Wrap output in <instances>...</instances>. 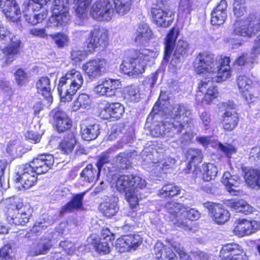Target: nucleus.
<instances>
[{"instance_id": "f257e3e1", "label": "nucleus", "mask_w": 260, "mask_h": 260, "mask_svg": "<svg viewBox=\"0 0 260 260\" xmlns=\"http://www.w3.org/2000/svg\"><path fill=\"white\" fill-rule=\"evenodd\" d=\"M152 112L165 118V121L158 122L152 128V136L173 138L178 144H185L192 140L193 135L187 129L192 125L191 112L186 106L182 104L171 106L166 101L164 104L157 102Z\"/></svg>"}, {"instance_id": "f03ea898", "label": "nucleus", "mask_w": 260, "mask_h": 260, "mask_svg": "<svg viewBox=\"0 0 260 260\" xmlns=\"http://www.w3.org/2000/svg\"><path fill=\"white\" fill-rule=\"evenodd\" d=\"M230 59L224 56L217 59L209 52L200 53L197 56L193 63V68L198 74L207 76L198 85V91L196 96L197 101L204 105L210 104L218 95L217 87L213 82H220L226 80L231 76L230 67Z\"/></svg>"}, {"instance_id": "7ed1b4c3", "label": "nucleus", "mask_w": 260, "mask_h": 260, "mask_svg": "<svg viewBox=\"0 0 260 260\" xmlns=\"http://www.w3.org/2000/svg\"><path fill=\"white\" fill-rule=\"evenodd\" d=\"M179 35L177 28H172L165 39V47L163 63L169 60L170 56L174 49L172 60L168 67L169 72L175 73L181 67V61L187 56L189 50V45L183 40H179L176 43V39Z\"/></svg>"}, {"instance_id": "20e7f679", "label": "nucleus", "mask_w": 260, "mask_h": 260, "mask_svg": "<svg viewBox=\"0 0 260 260\" xmlns=\"http://www.w3.org/2000/svg\"><path fill=\"white\" fill-rule=\"evenodd\" d=\"M115 180L117 190L121 192H125V197L132 207L138 204L141 198L139 194V189H143L146 185V181L140 176L119 175L113 178Z\"/></svg>"}, {"instance_id": "39448f33", "label": "nucleus", "mask_w": 260, "mask_h": 260, "mask_svg": "<svg viewBox=\"0 0 260 260\" xmlns=\"http://www.w3.org/2000/svg\"><path fill=\"white\" fill-rule=\"evenodd\" d=\"M157 142H151L150 144L145 147L142 152V157L144 165H148L156 176H158L172 166L175 163V159L170 156H166L159 161L157 158L162 153V149L158 146Z\"/></svg>"}, {"instance_id": "423d86ee", "label": "nucleus", "mask_w": 260, "mask_h": 260, "mask_svg": "<svg viewBox=\"0 0 260 260\" xmlns=\"http://www.w3.org/2000/svg\"><path fill=\"white\" fill-rule=\"evenodd\" d=\"M157 52L144 49L136 52L132 57L124 59L120 65L122 72L128 76H134L144 72L149 62H153L157 57Z\"/></svg>"}, {"instance_id": "0eeeda50", "label": "nucleus", "mask_w": 260, "mask_h": 260, "mask_svg": "<svg viewBox=\"0 0 260 260\" xmlns=\"http://www.w3.org/2000/svg\"><path fill=\"white\" fill-rule=\"evenodd\" d=\"M83 77L78 71L72 70L60 78L58 91L62 102H71L83 83Z\"/></svg>"}, {"instance_id": "6e6552de", "label": "nucleus", "mask_w": 260, "mask_h": 260, "mask_svg": "<svg viewBox=\"0 0 260 260\" xmlns=\"http://www.w3.org/2000/svg\"><path fill=\"white\" fill-rule=\"evenodd\" d=\"M7 206V218L10 224L25 225L29 221L32 209L29 205H24L20 200L11 197L6 200Z\"/></svg>"}, {"instance_id": "1a4fd4ad", "label": "nucleus", "mask_w": 260, "mask_h": 260, "mask_svg": "<svg viewBox=\"0 0 260 260\" xmlns=\"http://www.w3.org/2000/svg\"><path fill=\"white\" fill-rule=\"evenodd\" d=\"M260 31V17L250 15L245 19L236 20L233 25L232 34L244 38H252Z\"/></svg>"}, {"instance_id": "9d476101", "label": "nucleus", "mask_w": 260, "mask_h": 260, "mask_svg": "<svg viewBox=\"0 0 260 260\" xmlns=\"http://www.w3.org/2000/svg\"><path fill=\"white\" fill-rule=\"evenodd\" d=\"M9 39L11 43L5 47L2 52L5 58V62L10 64L20 53L21 41L16 36H13L8 27L3 24L0 25V39L7 40Z\"/></svg>"}, {"instance_id": "9b49d317", "label": "nucleus", "mask_w": 260, "mask_h": 260, "mask_svg": "<svg viewBox=\"0 0 260 260\" xmlns=\"http://www.w3.org/2000/svg\"><path fill=\"white\" fill-rule=\"evenodd\" d=\"M108 63L106 59L96 58L83 64L82 69L85 75L91 80H96L107 72Z\"/></svg>"}, {"instance_id": "f8f14e48", "label": "nucleus", "mask_w": 260, "mask_h": 260, "mask_svg": "<svg viewBox=\"0 0 260 260\" xmlns=\"http://www.w3.org/2000/svg\"><path fill=\"white\" fill-rule=\"evenodd\" d=\"M113 4L109 0H98L91 6L90 14L98 21H109L114 15Z\"/></svg>"}, {"instance_id": "ddd939ff", "label": "nucleus", "mask_w": 260, "mask_h": 260, "mask_svg": "<svg viewBox=\"0 0 260 260\" xmlns=\"http://www.w3.org/2000/svg\"><path fill=\"white\" fill-rule=\"evenodd\" d=\"M87 48L92 52L98 48H105L108 45V34L103 28H95L88 35L86 40Z\"/></svg>"}, {"instance_id": "4468645a", "label": "nucleus", "mask_w": 260, "mask_h": 260, "mask_svg": "<svg viewBox=\"0 0 260 260\" xmlns=\"http://www.w3.org/2000/svg\"><path fill=\"white\" fill-rule=\"evenodd\" d=\"M38 173L30 164L20 166L17 172L16 179L25 189H29L34 186L37 181Z\"/></svg>"}, {"instance_id": "2eb2a0df", "label": "nucleus", "mask_w": 260, "mask_h": 260, "mask_svg": "<svg viewBox=\"0 0 260 260\" xmlns=\"http://www.w3.org/2000/svg\"><path fill=\"white\" fill-rule=\"evenodd\" d=\"M121 84L118 79L105 78L99 82L94 88V92L99 96L112 97L116 95L117 90L120 88Z\"/></svg>"}, {"instance_id": "dca6fc26", "label": "nucleus", "mask_w": 260, "mask_h": 260, "mask_svg": "<svg viewBox=\"0 0 260 260\" xmlns=\"http://www.w3.org/2000/svg\"><path fill=\"white\" fill-rule=\"evenodd\" d=\"M0 8L9 21L19 22L21 12L16 0H0Z\"/></svg>"}, {"instance_id": "f3484780", "label": "nucleus", "mask_w": 260, "mask_h": 260, "mask_svg": "<svg viewBox=\"0 0 260 260\" xmlns=\"http://www.w3.org/2000/svg\"><path fill=\"white\" fill-rule=\"evenodd\" d=\"M221 260H248L241 247L235 243L223 245L220 251Z\"/></svg>"}, {"instance_id": "a211bd4d", "label": "nucleus", "mask_w": 260, "mask_h": 260, "mask_svg": "<svg viewBox=\"0 0 260 260\" xmlns=\"http://www.w3.org/2000/svg\"><path fill=\"white\" fill-rule=\"evenodd\" d=\"M142 239L137 234L125 235L116 241V248L120 252L135 250L142 243Z\"/></svg>"}, {"instance_id": "6ab92c4d", "label": "nucleus", "mask_w": 260, "mask_h": 260, "mask_svg": "<svg viewBox=\"0 0 260 260\" xmlns=\"http://www.w3.org/2000/svg\"><path fill=\"white\" fill-rule=\"evenodd\" d=\"M204 206L208 210L209 215L217 224H223L229 220L230 214L229 211L221 207L220 205L213 202H207Z\"/></svg>"}, {"instance_id": "aec40b11", "label": "nucleus", "mask_w": 260, "mask_h": 260, "mask_svg": "<svg viewBox=\"0 0 260 260\" xmlns=\"http://www.w3.org/2000/svg\"><path fill=\"white\" fill-rule=\"evenodd\" d=\"M234 233L239 237L249 235L260 228V224L257 221H249L245 219H239L235 223Z\"/></svg>"}, {"instance_id": "412c9836", "label": "nucleus", "mask_w": 260, "mask_h": 260, "mask_svg": "<svg viewBox=\"0 0 260 260\" xmlns=\"http://www.w3.org/2000/svg\"><path fill=\"white\" fill-rule=\"evenodd\" d=\"M54 159L52 155L42 154L34 158L30 165L36 170L38 174L47 173L52 167Z\"/></svg>"}, {"instance_id": "4be33fe9", "label": "nucleus", "mask_w": 260, "mask_h": 260, "mask_svg": "<svg viewBox=\"0 0 260 260\" xmlns=\"http://www.w3.org/2000/svg\"><path fill=\"white\" fill-rule=\"evenodd\" d=\"M237 83L242 96L248 103H252L255 101L256 97L252 94V81L247 76H239L237 79Z\"/></svg>"}, {"instance_id": "5701e85b", "label": "nucleus", "mask_w": 260, "mask_h": 260, "mask_svg": "<svg viewBox=\"0 0 260 260\" xmlns=\"http://www.w3.org/2000/svg\"><path fill=\"white\" fill-rule=\"evenodd\" d=\"M80 129L82 138L86 141L95 139L100 134L99 125L90 120L83 121Z\"/></svg>"}, {"instance_id": "b1692460", "label": "nucleus", "mask_w": 260, "mask_h": 260, "mask_svg": "<svg viewBox=\"0 0 260 260\" xmlns=\"http://www.w3.org/2000/svg\"><path fill=\"white\" fill-rule=\"evenodd\" d=\"M153 33L149 25L141 23L137 25L134 35V41L140 45H144L152 38Z\"/></svg>"}, {"instance_id": "393cba45", "label": "nucleus", "mask_w": 260, "mask_h": 260, "mask_svg": "<svg viewBox=\"0 0 260 260\" xmlns=\"http://www.w3.org/2000/svg\"><path fill=\"white\" fill-rule=\"evenodd\" d=\"M228 4L225 0H222L211 13V22L213 25L222 24L227 17Z\"/></svg>"}, {"instance_id": "a878e982", "label": "nucleus", "mask_w": 260, "mask_h": 260, "mask_svg": "<svg viewBox=\"0 0 260 260\" xmlns=\"http://www.w3.org/2000/svg\"><path fill=\"white\" fill-rule=\"evenodd\" d=\"M54 119L57 131L59 133L69 129L72 126V121L68 116L62 110H58L54 113Z\"/></svg>"}, {"instance_id": "bb28decb", "label": "nucleus", "mask_w": 260, "mask_h": 260, "mask_svg": "<svg viewBox=\"0 0 260 260\" xmlns=\"http://www.w3.org/2000/svg\"><path fill=\"white\" fill-rule=\"evenodd\" d=\"M118 200L117 197H111L100 204V210L105 216L108 217L115 215L118 210L117 205Z\"/></svg>"}, {"instance_id": "cd10ccee", "label": "nucleus", "mask_w": 260, "mask_h": 260, "mask_svg": "<svg viewBox=\"0 0 260 260\" xmlns=\"http://www.w3.org/2000/svg\"><path fill=\"white\" fill-rule=\"evenodd\" d=\"M36 86L38 93L47 100L48 104L51 103L52 97L50 79L47 77H42L36 82Z\"/></svg>"}, {"instance_id": "c85d7f7f", "label": "nucleus", "mask_w": 260, "mask_h": 260, "mask_svg": "<svg viewBox=\"0 0 260 260\" xmlns=\"http://www.w3.org/2000/svg\"><path fill=\"white\" fill-rule=\"evenodd\" d=\"M239 117L237 112L231 109L226 111L223 115L222 121L224 130L231 131L235 129L238 125Z\"/></svg>"}, {"instance_id": "c756f323", "label": "nucleus", "mask_w": 260, "mask_h": 260, "mask_svg": "<svg viewBox=\"0 0 260 260\" xmlns=\"http://www.w3.org/2000/svg\"><path fill=\"white\" fill-rule=\"evenodd\" d=\"M154 252L155 258L157 260H176V255L172 249L164 246L161 243L155 244Z\"/></svg>"}, {"instance_id": "7c9ffc66", "label": "nucleus", "mask_w": 260, "mask_h": 260, "mask_svg": "<svg viewBox=\"0 0 260 260\" xmlns=\"http://www.w3.org/2000/svg\"><path fill=\"white\" fill-rule=\"evenodd\" d=\"M221 182L232 195H238L239 191L236 188L238 187L240 183L238 177L232 176L229 172H225L222 176Z\"/></svg>"}, {"instance_id": "2f4dec72", "label": "nucleus", "mask_w": 260, "mask_h": 260, "mask_svg": "<svg viewBox=\"0 0 260 260\" xmlns=\"http://www.w3.org/2000/svg\"><path fill=\"white\" fill-rule=\"evenodd\" d=\"M165 209L167 213L165 216L169 218V220H173L176 219L179 216H181V212L183 209H186V207L182 204L174 202L167 203L165 205Z\"/></svg>"}, {"instance_id": "473e14b6", "label": "nucleus", "mask_w": 260, "mask_h": 260, "mask_svg": "<svg viewBox=\"0 0 260 260\" xmlns=\"http://www.w3.org/2000/svg\"><path fill=\"white\" fill-rule=\"evenodd\" d=\"M92 0H74L75 12L76 16L80 19L87 18L89 6Z\"/></svg>"}, {"instance_id": "72a5a7b5", "label": "nucleus", "mask_w": 260, "mask_h": 260, "mask_svg": "<svg viewBox=\"0 0 260 260\" xmlns=\"http://www.w3.org/2000/svg\"><path fill=\"white\" fill-rule=\"evenodd\" d=\"M70 15L66 13L61 15L52 14L47 22L46 27L66 26L70 22Z\"/></svg>"}, {"instance_id": "f704fd0d", "label": "nucleus", "mask_w": 260, "mask_h": 260, "mask_svg": "<svg viewBox=\"0 0 260 260\" xmlns=\"http://www.w3.org/2000/svg\"><path fill=\"white\" fill-rule=\"evenodd\" d=\"M228 206L236 212L248 214L252 212V208L245 201L240 200L238 201H229L227 203Z\"/></svg>"}, {"instance_id": "c9c22d12", "label": "nucleus", "mask_w": 260, "mask_h": 260, "mask_svg": "<svg viewBox=\"0 0 260 260\" xmlns=\"http://www.w3.org/2000/svg\"><path fill=\"white\" fill-rule=\"evenodd\" d=\"M84 193L75 196L72 200L68 203L61 209V213L71 212L75 210H79L82 207V201Z\"/></svg>"}, {"instance_id": "e433bc0d", "label": "nucleus", "mask_w": 260, "mask_h": 260, "mask_svg": "<svg viewBox=\"0 0 260 260\" xmlns=\"http://www.w3.org/2000/svg\"><path fill=\"white\" fill-rule=\"evenodd\" d=\"M52 247L51 241L33 243L31 245L29 253L32 256L47 254Z\"/></svg>"}, {"instance_id": "4c0bfd02", "label": "nucleus", "mask_w": 260, "mask_h": 260, "mask_svg": "<svg viewBox=\"0 0 260 260\" xmlns=\"http://www.w3.org/2000/svg\"><path fill=\"white\" fill-rule=\"evenodd\" d=\"M181 189L179 186L174 183H167L165 184L159 190L158 196L161 198H173L180 194Z\"/></svg>"}, {"instance_id": "58836bf2", "label": "nucleus", "mask_w": 260, "mask_h": 260, "mask_svg": "<svg viewBox=\"0 0 260 260\" xmlns=\"http://www.w3.org/2000/svg\"><path fill=\"white\" fill-rule=\"evenodd\" d=\"M244 178L246 183L250 187H260V172L253 169H245Z\"/></svg>"}, {"instance_id": "ea45409f", "label": "nucleus", "mask_w": 260, "mask_h": 260, "mask_svg": "<svg viewBox=\"0 0 260 260\" xmlns=\"http://www.w3.org/2000/svg\"><path fill=\"white\" fill-rule=\"evenodd\" d=\"M100 172L98 169L93 168L91 164H88L82 171L80 176L84 180L90 183L98 179Z\"/></svg>"}, {"instance_id": "a19ab883", "label": "nucleus", "mask_w": 260, "mask_h": 260, "mask_svg": "<svg viewBox=\"0 0 260 260\" xmlns=\"http://www.w3.org/2000/svg\"><path fill=\"white\" fill-rule=\"evenodd\" d=\"M115 11L120 16L127 14L131 8L133 0H114Z\"/></svg>"}, {"instance_id": "79ce46f5", "label": "nucleus", "mask_w": 260, "mask_h": 260, "mask_svg": "<svg viewBox=\"0 0 260 260\" xmlns=\"http://www.w3.org/2000/svg\"><path fill=\"white\" fill-rule=\"evenodd\" d=\"M76 143V140L74 134L70 133L60 142L59 147L64 153L68 154L73 151Z\"/></svg>"}, {"instance_id": "37998d69", "label": "nucleus", "mask_w": 260, "mask_h": 260, "mask_svg": "<svg viewBox=\"0 0 260 260\" xmlns=\"http://www.w3.org/2000/svg\"><path fill=\"white\" fill-rule=\"evenodd\" d=\"M186 158L189 160L188 167H189V169L192 164L195 167L202 161L203 158L201 151L198 149H189L186 152Z\"/></svg>"}, {"instance_id": "c03bdc74", "label": "nucleus", "mask_w": 260, "mask_h": 260, "mask_svg": "<svg viewBox=\"0 0 260 260\" xmlns=\"http://www.w3.org/2000/svg\"><path fill=\"white\" fill-rule=\"evenodd\" d=\"M90 102L91 101L88 95L85 93L81 94L74 102L72 107V110L75 112L81 108H88L90 106Z\"/></svg>"}, {"instance_id": "a18cd8bd", "label": "nucleus", "mask_w": 260, "mask_h": 260, "mask_svg": "<svg viewBox=\"0 0 260 260\" xmlns=\"http://www.w3.org/2000/svg\"><path fill=\"white\" fill-rule=\"evenodd\" d=\"M203 179L205 181H209L214 179L218 173L217 167L213 164H203Z\"/></svg>"}, {"instance_id": "49530a36", "label": "nucleus", "mask_w": 260, "mask_h": 260, "mask_svg": "<svg viewBox=\"0 0 260 260\" xmlns=\"http://www.w3.org/2000/svg\"><path fill=\"white\" fill-rule=\"evenodd\" d=\"M37 11H34L30 15H28V11L25 10V19L26 21L29 23L35 25L42 22V21L46 18L47 16V12L43 11L40 13H36Z\"/></svg>"}, {"instance_id": "de8ad7c7", "label": "nucleus", "mask_w": 260, "mask_h": 260, "mask_svg": "<svg viewBox=\"0 0 260 260\" xmlns=\"http://www.w3.org/2000/svg\"><path fill=\"white\" fill-rule=\"evenodd\" d=\"M43 7V6L37 1L25 0L22 5V12L24 18L25 17V10L28 11L29 14L34 11H38Z\"/></svg>"}, {"instance_id": "09e8293b", "label": "nucleus", "mask_w": 260, "mask_h": 260, "mask_svg": "<svg viewBox=\"0 0 260 260\" xmlns=\"http://www.w3.org/2000/svg\"><path fill=\"white\" fill-rule=\"evenodd\" d=\"M125 98L128 100L137 102L141 98L140 88L137 85H131L125 89Z\"/></svg>"}, {"instance_id": "8fccbe9b", "label": "nucleus", "mask_w": 260, "mask_h": 260, "mask_svg": "<svg viewBox=\"0 0 260 260\" xmlns=\"http://www.w3.org/2000/svg\"><path fill=\"white\" fill-rule=\"evenodd\" d=\"M54 7L52 10V14H62L66 13H69V7L68 0H54Z\"/></svg>"}, {"instance_id": "3c124183", "label": "nucleus", "mask_w": 260, "mask_h": 260, "mask_svg": "<svg viewBox=\"0 0 260 260\" xmlns=\"http://www.w3.org/2000/svg\"><path fill=\"white\" fill-rule=\"evenodd\" d=\"M49 37L53 40L58 48H63L68 45L69 39L68 36L63 32H56L49 35Z\"/></svg>"}, {"instance_id": "603ef678", "label": "nucleus", "mask_w": 260, "mask_h": 260, "mask_svg": "<svg viewBox=\"0 0 260 260\" xmlns=\"http://www.w3.org/2000/svg\"><path fill=\"white\" fill-rule=\"evenodd\" d=\"M111 117L117 120L120 119L124 112V108L119 103H110Z\"/></svg>"}, {"instance_id": "864d4df0", "label": "nucleus", "mask_w": 260, "mask_h": 260, "mask_svg": "<svg viewBox=\"0 0 260 260\" xmlns=\"http://www.w3.org/2000/svg\"><path fill=\"white\" fill-rule=\"evenodd\" d=\"M96 251L99 253H108L110 251V247L108 241L101 239L99 241L95 240L93 243Z\"/></svg>"}, {"instance_id": "5fc2aeb1", "label": "nucleus", "mask_w": 260, "mask_h": 260, "mask_svg": "<svg viewBox=\"0 0 260 260\" xmlns=\"http://www.w3.org/2000/svg\"><path fill=\"white\" fill-rule=\"evenodd\" d=\"M14 75L16 82L18 85L22 86L28 81V74L22 69H18Z\"/></svg>"}, {"instance_id": "6e6d98bb", "label": "nucleus", "mask_w": 260, "mask_h": 260, "mask_svg": "<svg viewBox=\"0 0 260 260\" xmlns=\"http://www.w3.org/2000/svg\"><path fill=\"white\" fill-rule=\"evenodd\" d=\"M158 73L156 72L147 77L143 82V85L147 90H151L158 78Z\"/></svg>"}, {"instance_id": "4d7b16f0", "label": "nucleus", "mask_w": 260, "mask_h": 260, "mask_svg": "<svg viewBox=\"0 0 260 260\" xmlns=\"http://www.w3.org/2000/svg\"><path fill=\"white\" fill-rule=\"evenodd\" d=\"M192 3L190 0H180L179 8L178 14L179 15L183 14H189L191 10Z\"/></svg>"}, {"instance_id": "13d9d810", "label": "nucleus", "mask_w": 260, "mask_h": 260, "mask_svg": "<svg viewBox=\"0 0 260 260\" xmlns=\"http://www.w3.org/2000/svg\"><path fill=\"white\" fill-rule=\"evenodd\" d=\"M200 214L197 210L192 208L188 210L186 207V209H183L181 212V216L186 217V218L190 220H197L200 217Z\"/></svg>"}, {"instance_id": "bf43d9fd", "label": "nucleus", "mask_w": 260, "mask_h": 260, "mask_svg": "<svg viewBox=\"0 0 260 260\" xmlns=\"http://www.w3.org/2000/svg\"><path fill=\"white\" fill-rule=\"evenodd\" d=\"M46 25L44 28L35 27L29 30V34L34 36L47 39L49 36L46 31Z\"/></svg>"}, {"instance_id": "052dcab7", "label": "nucleus", "mask_w": 260, "mask_h": 260, "mask_svg": "<svg viewBox=\"0 0 260 260\" xmlns=\"http://www.w3.org/2000/svg\"><path fill=\"white\" fill-rule=\"evenodd\" d=\"M246 10L244 3L234 2L233 12L237 17L243 16L246 12Z\"/></svg>"}, {"instance_id": "680f3d73", "label": "nucleus", "mask_w": 260, "mask_h": 260, "mask_svg": "<svg viewBox=\"0 0 260 260\" xmlns=\"http://www.w3.org/2000/svg\"><path fill=\"white\" fill-rule=\"evenodd\" d=\"M12 249L8 245L4 246L0 249V257L1 260H15V257L12 256Z\"/></svg>"}, {"instance_id": "e2e57ef3", "label": "nucleus", "mask_w": 260, "mask_h": 260, "mask_svg": "<svg viewBox=\"0 0 260 260\" xmlns=\"http://www.w3.org/2000/svg\"><path fill=\"white\" fill-rule=\"evenodd\" d=\"M217 146L219 150L224 153L229 157L236 152V148L233 146L229 144L223 145L220 143H218Z\"/></svg>"}, {"instance_id": "0e129e2a", "label": "nucleus", "mask_w": 260, "mask_h": 260, "mask_svg": "<svg viewBox=\"0 0 260 260\" xmlns=\"http://www.w3.org/2000/svg\"><path fill=\"white\" fill-rule=\"evenodd\" d=\"M59 245L68 254L72 255L75 252V245L71 241H61Z\"/></svg>"}, {"instance_id": "69168bd1", "label": "nucleus", "mask_w": 260, "mask_h": 260, "mask_svg": "<svg viewBox=\"0 0 260 260\" xmlns=\"http://www.w3.org/2000/svg\"><path fill=\"white\" fill-rule=\"evenodd\" d=\"M200 118L202 121V124L206 129L209 128V124L211 121L210 114L206 111L202 112L200 115Z\"/></svg>"}, {"instance_id": "338daca9", "label": "nucleus", "mask_w": 260, "mask_h": 260, "mask_svg": "<svg viewBox=\"0 0 260 260\" xmlns=\"http://www.w3.org/2000/svg\"><path fill=\"white\" fill-rule=\"evenodd\" d=\"M85 55V52L84 51L74 50L71 53V58L75 62H78L84 59Z\"/></svg>"}, {"instance_id": "774afa93", "label": "nucleus", "mask_w": 260, "mask_h": 260, "mask_svg": "<svg viewBox=\"0 0 260 260\" xmlns=\"http://www.w3.org/2000/svg\"><path fill=\"white\" fill-rule=\"evenodd\" d=\"M110 107V103H106L103 107L101 108L100 112V116L104 119H108L111 117V111L109 109Z\"/></svg>"}]
</instances>
